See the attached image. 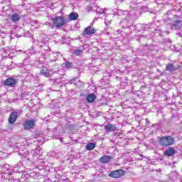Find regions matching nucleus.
<instances>
[{
	"label": "nucleus",
	"instance_id": "8",
	"mask_svg": "<svg viewBox=\"0 0 182 182\" xmlns=\"http://www.w3.org/2000/svg\"><path fill=\"white\" fill-rule=\"evenodd\" d=\"M177 69H181V66L178 65L177 68H176V66H174V64L168 63L166 65V70L171 73L176 72Z\"/></svg>",
	"mask_w": 182,
	"mask_h": 182
},
{
	"label": "nucleus",
	"instance_id": "19",
	"mask_svg": "<svg viewBox=\"0 0 182 182\" xmlns=\"http://www.w3.org/2000/svg\"><path fill=\"white\" fill-rule=\"evenodd\" d=\"M73 66V63H70L69 61H67L65 63V68H67V69H70V68H72Z\"/></svg>",
	"mask_w": 182,
	"mask_h": 182
},
{
	"label": "nucleus",
	"instance_id": "25",
	"mask_svg": "<svg viewBox=\"0 0 182 182\" xmlns=\"http://www.w3.org/2000/svg\"><path fill=\"white\" fill-rule=\"evenodd\" d=\"M43 66H45V64Z\"/></svg>",
	"mask_w": 182,
	"mask_h": 182
},
{
	"label": "nucleus",
	"instance_id": "6",
	"mask_svg": "<svg viewBox=\"0 0 182 182\" xmlns=\"http://www.w3.org/2000/svg\"><path fill=\"white\" fill-rule=\"evenodd\" d=\"M18 114H19V112L16 111H14L10 113L9 117V123L10 124H14L15 122H16L18 119Z\"/></svg>",
	"mask_w": 182,
	"mask_h": 182
},
{
	"label": "nucleus",
	"instance_id": "4",
	"mask_svg": "<svg viewBox=\"0 0 182 182\" xmlns=\"http://www.w3.org/2000/svg\"><path fill=\"white\" fill-rule=\"evenodd\" d=\"M23 127L25 130H31V129H33V127H35V120L29 119L26 121L23 124Z\"/></svg>",
	"mask_w": 182,
	"mask_h": 182
},
{
	"label": "nucleus",
	"instance_id": "20",
	"mask_svg": "<svg viewBox=\"0 0 182 182\" xmlns=\"http://www.w3.org/2000/svg\"><path fill=\"white\" fill-rule=\"evenodd\" d=\"M70 83H71V85H77V79H73V80H71L70 81Z\"/></svg>",
	"mask_w": 182,
	"mask_h": 182
},
{
	"label": "nucleus",
	"instance_id": "14",
	"mask_svg": "<svg viewBox=\"0 0 182 182\" xmlns=\"http://www.w3.org/2000/svg\"><path fill=\"white\" fill-rule=\"evenodd\" d=\"M11 21H13V22H18V21H19V19H21V16H19V14H14L11 16Z\"/></svg>",
	"mask_w": 182,
	"mask_h": 182
},
{
	"label": "nucleus",
	"instance_id": "15",
	"mask_svg": "<svg viewBox=\"0 0 182 182\" xmlns=\"http://www.w3.org/2000/svg\"><path fill=\"white\" fill-rule=\"evenodd\" d=\"M79 18V15H77V13L76 12H73L70 14V19L71 21H76Z\"/></svg>",
	"mask_w": 182,
	"mask_h": 182
},
{
	"label": "nucleus",
	"instance_id": "24",
	"mask_svg": "<svg viewBox=\"0 0 182 182\" xmlns=\"http://www.w3.org/2000/svg\"><path fill=\"white\" fill-rule=\"evenodd\" d=\"M39 65H42L43 63V62H42V61H39Z\"/></svg>",
	"mask_w": 182,
	"mask_h": 182
},
{
	"label": "nucleus",
	"instance_id": "22",
	"mask_svg": "<svg viewBox=\"0 0 182 182\" xmlns=\"http://www.w3.org/2000/svg\"><path fill=\"white\" fill-rule=\"evenodd\" d=\"M2 157H4V153L0 151V159H2Z\"/></svg>",
	"mask_w": 182,
	"mask_h": 182
},
{
	"label": "nucleus",
	"instance_id": "17",
	"mask_svg": "<svg viewBox=\"0 0 182 182\" xmlns=\"http://www.w3.org/2000/svg\"><path fill=\"white\" fill-rule=\"evenodd\" d=\"M82 53H83V50H75L73 52V55H75V56H80V55H82Z\"/></svg>",
	"mask_w": 182,
	"mask_h": 182
},
{
	"label": "nucleus",
	"instance_id": "13",
	"mask_svg": "<svg viewBox=\"0 0 182 182\" xmlns=\"http://www.w3.org/2000/svg\"><path fill=\"white\" fill-rule=\"evenodd\" d=\"M86 100L88 102V103H93V102L96 100V95L93 93L88 95L87 96Z\"/></svg>",
	"mask_w": 182,
	"mask_h": 182
},
{
	"label": "nucleus",
	"instance_id": "9",
	"mask_svg": "<svg viewBox=\"0 0 182 182\" xmlns=\"http://www.w3.org/2000/svg\"><path fill=\"white\" fill-rule=\"evenodd\" d=\"M174 154H176V149L174 147H169L164 152V156H166L167 157H171Z\"/></svg>",
	"mask_w": 182,
	"mask_h": 182
},
{
	"label": "nucleus",
	"instance_id": "11",
	"mask_svg": "<svg viewBox=\"0 0 182 182\" xmlns=\"http://www.w3.org/2000/svg\"><path fill=\"white\" fill-rule=\"evenodd\" d=\"M105 129L107 133H112V132H116L117 130V127L112 124L105 125Z\"/></svg>",
	"mask_w": 182,
	"mask_h": 182
},
{
	"label": "nucleus",
	"instance_id": "16",
	"mask_svg": "<svg viewBox=\"0 0 182 182\" xmlns=\"http://www.w3.org/2000/svg\"><path fill=\"white\" fill-rule=\"evenodd\" d=\"M96 147V144L95 143H90L86 145L87 150H93Z\"/></svg>",
	"mask_w": 182,
	"mask_h": 182
},
{
	"label": "nucleus",
	"instance_id": "1",
	"mask_svg": "<svg viewBox=\"0 0 182 182\" xmlns=\"http://www.w3.org/2000/svg\"><path fill=\"white\" fill-rule=\"evenodd\" d=\"M161 146L163 147H168L174 144V138L171 136H162L160 139Z\"/></svg>",
	"mask_w": 182,
	"mask_h": 182
},
{
	"label": "nucleus",
	"instance_id": "10",
	"mask_svg": "<svg viewBox=\"0 0 182 182\" xmlns=\"http://www.w3.org/2000/svg\"><path fill=\"white\" fill-rule=\"evenodd\" d=\"M51 72H53L46 67H43L42 70H41V74L43 75V76H45V77H50L52 76Z\"/></svg>",
	"mask_w": 182,
	"mask_h": 182
},
{
	"label": "nucleus",
	"instance_id": "7",
	"mask_svg": "<svg viewBox=\"0 0 182 182\" xmlns=\"http://www.w3.org/2000/svg\"><path fill=\"white\" fill-rule=\"evenodd\" d=\"M112 159H113V156H112L104 155L100 159V163L107 164L108 163H110Z\"/></svg>",
	"mask_w": 182,
	"mask_h": 182
},
{
	"label": "nucleus",
	"instance_id": "5",
	"mask_svg": "<svg viewBox=\"0 0 182 182\" xmlns=\"http://www.w3.org/2000/svg\"><path fill=\"white\" fill-rule=\"evenodd\" d=\"M4 85L5 86H9L10 87H15V85H16V79L9 77L4 80Z\"/></svg>",
	"mask_w": 182,
	"mask_h": 182
},
{
	"label": "nucleus",
	"instance_id": "12",
	"mask_svg": "<svg viewBox=\"0 0 182 182\" xmlns=\"http://www.w3.org/2000/svg\"><path fill=\"white\" fill-rule=\"evenodd\" d=\"M95 32H96V29H95V28L90 26L85 28V33H86V35H93L95 34Z\"/></svg>",
	"mask_w": 182,
	"mask_h": 182
},
{
	"label": "nucleus",
	"instance_id": "18",
	"mask_svg": "<svg viewBox=\"0 0 182 182\" xmlns=\"http://www.w3.org/2000/svg\"><path fill=\"white\" fill-rule=\"evenodd\" d=\"M180 23H181V20L174 21L173 23L174 28H176V29H178Z\"/></svg>",
	"mask_w": 182,
	"mask_h": 182
},
{
	"label": "nucleus",
	"instance_id": "2",
	"mask_svg": "<svg viewBox=\"0 0 182 182\" xmlns=\"http://www.w3.org/2000/svg\"><path fill=\"white\" fill-rule=\"evenodd\" d=\"M52 21L53 26H55L57 29H61L62 26H64L65 23H66V21L63 16H56L55 18H53Z\"/></svg>",
	"mask_w": 182,
	"mask_h": 182
},
{
	"label": "nucleus",
	"instance_id": "21",
	"mask_svg": "<svg viewBox=\"0 0 182 182\" xmlns=\"http://www.w3.org/2000/svg\"><path fill=\"white\" fill-rule=\"evenodd\" d=\"M105 25H107L108 23H110V21L109 20H107V18L105 21Z\"/></svg>",
	"mask_w": 182,
	"mask_h": 182
},
{
	"label": "nucleus",
	"instance_id": "3",
	"mask_svg": "<svg viewBox=\"0 0 182 182\" xmlns=\"http://www.w3.org/2000/svg\"><path fill=\"white\" fill-rule=\"evenodd\" d=\"M123 176H124V171L122 169L113 171L109 174V176L112 178H119L123 177Z\"/></svg>",
	"mask_w": 182,
	"mask_h": 182
},
{
	"label": "nucleus",
	"instance_id": "23",
	"mask_svg": "<svg viewBox=\"0 0 182 182\" xmlns=\"http://www.w3.org/2000/svg\"><path fill=\"white\" fill-rule=\"evenodd\" d=\"M32 23H38V21L33 20V21H32Z\"/></svg>",
	"mask_w": 182,
	"mask_h": 182
}]
</instances>
